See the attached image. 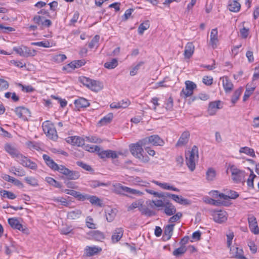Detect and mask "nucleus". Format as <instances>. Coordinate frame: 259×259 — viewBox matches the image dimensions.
Here are the masks:
<instances>
[{
    "instance_id": "nucleus-9",
    "label": "nucleus",
    "mask_w": 259,
    "mask_h": 259,
    "mask_svg": "<svg viewBox=\"0 0 259 259\" xmlns=\"http://www.w3.org/2000/svg\"><path fill=\"white\" fill-rule=\"evenodd\" d=\"M146 145L151 144L154 146H162L164 141L158 135H154L143 139Z\"/></svg>"
},
{
    "instance_id": "nucleus-29",
    "label": "nucleus",
    "mask_w": 259,
    "mask_h": 259,
    "mask_svg": "<svg viewBox=\"0 0 259 259\" xmlns=\"http://www.w3.org/2000/svg\"><path fill=\"white\" fill-rule=\"evenodd\" d=\"M103 88L102 82L98 80H92V83L90 84L89 89L92 91L97 92L101 90Z\"/></svg>"
},
{
    "instance_id": "nucleus-49",
    "label": "nucleus",
    "mask_w": 259,
    "mask_h": 259,
    "mask_svg": "<svg viewBox=\"0 0 259 259\" xmlns=\"http://www.w3.org/2000/svg\"><path fill=\"white\" fill-rule=\"evenodd\" d=\"M25 182L33 187H36L38 186V181L35 178L32 177H25L24 179Z\"/></svg>"
},
{
    "instance_id": "nucleus-51",
    "label": "nucleus",
    "mask_w": 259,
    "mask_h": 259,
    "mask_svg": "<svg viewBox=\"0 0 259 259\" xmlns=\"http://www.w3.org/2000/svg\"><path fill=\"white\" fill-rule=\"evenodd\" d=\"M187 249L185 246H181V247L176 249L172 252L174 255L178 257L183 255L186 251Z\"/></svg>"
},
{
    "instance_id": "nucleus-30",
    "label": "nucleus",
    "mask_w": 259,
    "mask_h": 259,
    "mask_svg": "<svg viewBox=\"0 0 259 259\" xmlns=\"http://www.w3.org/2000/svg\"><path fill=\"white\" fill-rule=\"evenodd\" d=\"M194 46L192 42H188L185 46L184 56L185 58H189L193 55L194 51Z\"/></svg>"
},
{
    "instance_id": "nucleus-55",
    "label": "nucleus",
    "mask_w": 259,
    "mask_h": 259,
    "mask_svg": "<svg viewBox=\"0 0 259 259\" xmlns=\"http://www.w3.org/2000/svg\"><path fill=\"white\" fill-rule=\"evenodd\" d=\"M165 109L167 110H172L174 106L173 99L171 97H169L165 102Z\"/></svg>"
},
{
    "instance_id": "nucleus-58",
    "label": "nucleus",
    "mask_w": 259,
    "mask_h": 259,
    "mask_svg": "<svg viewBox=\"0 0 259 259\" xmlns=\"http://www.w3.org/2000/svg\"><path fill=\"white\" fill-rule=\"evenodd\" d=\"M254 89L255 88L254 87L247 88L246 89V91L243 96V101H245L250 97V96L253 93V91H254Z\"/></svg>"
},
{
    "instance_id": "nucleus-17",
    "label": "nucleus",
    "mask_w": 259,
    "mask_h": 259,
    "mask_svg": "<svg viewBox=\"0 0 259 259\" xmlns=\"http://www.w3.org/2000/svg\"><path fill=\"white\" fill-rule=\"evenodd\" d=\"M99 156L101 158H112L115 159L117 158L118 155L116 152L111 150H101L98 151Z\"/></svg>"
},
{
    "instance_id": "nucleus-47",
    "label": "nucleus",
    "mask_w": 259,
    "mask_h": 259,
    "mask_svg": "<svg viewBox=\"0 0 259 259\" xmlns=\"http://www.w3.org/2000/svg\"><path fill=\"white\" fill-rule=\"evenodd\" d=\"M206 175L207 181H213L215 177V171L212 168H209L208 169Z\"/></svg>"
},
{
    "instance_id": "nucleus-20",
    "label": "nucleus",
    "mask_w": 259,
    "mask_h": 259,
    "mask_svg": "<svg viewBox=\"0 0 259 259\" xmlns=\"http://www.w3.org/2000/svg\"><path fill=\"white\" fill-rule=\"evenodd\" d=\"M163 207H164V213L168 216L172 215L176 212L177 210L175 206L168 200L166 201Z\"/></svg>"
},
{
    "instance_id": "nucleus-39",
    "label": "nucleus",
    "mask_w": 259,
    "mask_h": 259,
    "mask_svg": "<svg viewBox=\"0 0 259 259\" xmlns=\"http://www.w3.org/2000/svg\"><path fill=\"white\" fill-rule=\"evenodd\" d=\"M88 200L93 204L98 206H102V202L101 200L96 196L89 195Z\"/></svg>"
},
{
    "instance_id": "nucleus-63",
    "label": "nucleus",
    "mask_w": 259,
    "mask_h": 259,
    "mask_svg": "<svg viewBox=\"0 0 259 259\" xmlns=\"http://www.w3.org/2000/svg\"><path fill=\"white\" fill-rule=\"evenodd\" d=\"M75 69V65L73 64L72 61L70 63L66 65L63 67V70L67 71V72H70Z\"/></svg>"
},
{
    "instance_id": "nucleus-26",
    "label": "nucleus",
    "mask_w": 259,
    "mask_h": 259,
    "mask_svg": "<svg viewBox=\"0 0 259 259\" xmlns=\"http://www.w3.org/2000/svg\"><path fill=\"white\" fill-rule=\"evenodd\" d=\"M219 196L220 199L228 200L229 199H236L239 196V194L234 191L229 190L227 191L226 194L221 193Z\"/></svg>"
},
{
    "instance_id": "nucleus-7",
    "label": "nucleus",
    "mask_w": 259,
    "mask_h": 259,
    "mask_svg": "<svg viewBox=\"0 0 259 259\" xmlns=\"http://www.w3.org/2000/svg\"><path fill=\"white\" fill-rule=\"evenodd\" d=\"M185 89H183L180 93V96L185 99L191 96L194 90L197 87L196 84L194 82L190 80L185 81Z\"/></svg>"
},
{
    "instance_id": "nucleus-61",
    "label": "nucleus",
    "mask_w": 259,
    "mask_h": 259,
    "mask_svg": "<svg viewBox=\"0 0 259 259\" xmlns=\"http://www.w3.org/2000/svg\"><path fill=\"white\" fill-rule=\"evenodd\" d=\"M106 219L108 222H111L114 219L116 213L113 210H110L106 213Z\"/></svg>"
},
{
    "instance_id": "nucleus-13",
    "label": "nucleus",
    "mask_w": 259,
    "mask_h": 259,
    "mask_svg": "<svg viewBox=\"0 0 259 259\" xmlns=\"http://www.w3.org/2000/svg\"><path fill=\"white\" fill-rule=\"evenodd\" d=\"M33 21L39 26L49 27L52 25V22L49 19H46L44 17L35 15L33 18Z\"/></svg>"
},
{
    "instance_id": "nucleus-59",
    "label": "nucleus",
    "mask_w": 259,
    "mask_h": 259,
    "mask_svg": "<svg viewBox=\"0 0 259 259\" xmlns=\"http://www.w3.org/2000/svg\"><path fill=\"white\" fill-rule=\"evenodd\" d=\"M251 174L247 180V186L252 188L253 187V179L256 177V176L253 174V172L252 170H250Z\"/></svg>"
},
{
    "instance_id": "nucleus-46",
    "label": "nucleus",
    "mask_w": 259,
    "mask_h": 259,
    "mask_svg": "<svg viewBox=\"0 0 259 259\" xmlns=\"http://www.w3.org/2000/svg\"><path fill=\"white\" fill-rule=\"evenodd\" d=\"M32 46L42 47L44 48H50L52 47V43L49 40L42 41L39 42H32L31 43Z\"/></svg>"
},
{
    "instance_id": "nucleus-43",
    "label": "nucleus",
    "mask_w": 259,
    "mask_h": 259,
    "mask_svg": "<svg viewBox=\"0 0 259 259\" xmlns=\"http://www.w3.org/2000/svg\"><path fill=\"white\" fill-rule=\"evenodd\" d=\"M239 152L245 153L247 155H249L252 157L255 156L254 150L248 147H241L239 149Z\"/></svg>"
},
{
    "instance_id": "nucleus-19",
    "label": "nucleus",
    "mask_w": 259,
    "mask_h": 259,
    "mask_svg": "<svg viewBox=\"0 0 259 259\" xmlns=\"http://www.w3.org/2000/svg\"><path fill=\"white\" fill-rule=\"evenodd\" d=\"M85 139L80 137H69L66 139V142L73 145L81 146L84 145Z\"/></svg>"
},
{
    "instance_id": "nucleus-14",
    "label": "nucleus",
    "mask_w": 259,
    "mask_h": 259,
    "mask_svg": "<svg viewBox=\"0 0 259 259\" xmlns=\"http://www.w3.org/2000/svg\"><path fill=\"white\" fill-rule=\"evenodd\" d=\"M221 102L219 100L209 103L207 109L209 115L210 116L215 115L217 111L222 108L221 106Z\"/></svg>"
},
{
    "instance_id": "nucleus-60",
    "label": "nucleus",
    "mask_w": 259,
    "mask_h": 259,
    "mask_svg": "<svg viewBox=\"0 0 259 259\" xmlns=\"http://www.w3.org/2000/svg\"><path fill=\"white\" fill-rule=\"evenodd\" d=\"M144 64V62L141 61L139 62L135 66H134L130 71V75L134 76L137 73L138 70L139 69L140 67Z\"/></svg>"
},
{
    "instance_id": "nucleus-38",
    "label": "nucleus",
    "mask_w": 259,
    "mask_h": 259,
    "mask_svg": "<svg viewBox=\"0 0 259 259\" xmlns=\"http://www.w3.org/2000/svg\"><path fill=\"white\" fill-rule=\"evenodd\" d=\"M100 39V36L98 35H95L91 40L89 44V47L90 49H97L99 46V41Z\"/></svg>"
},
{
    "instance_id": "nucleus-57",
    "label": "nucleus",
    "mask_w": 259,
    "mask_h": 259,
    "mask_svg": "<svg viewBox=\"0 0 259 259\" xmlns=\"http://www.w3.org/2000/svg\"><path fill=\"white\" fill-rule=\"evenodd\" d=\"M124 192L137 195H141L143 194L142 192L137 190L132 189L127 187H125L124 188Z\"/></svg>"
},
{
    "instance_id": "nucleus-12",
    "label": "nucleus",
    "mask_w": 259,
    "mask_h": 259,
    "mask_svg": "<svg viewBox=\"0 0 259 259\" xmlns=\"http://www.w3.org/2000/svg\"><path fill=\"white\" fill-rule=\"evenodd\" d=\"M102 251V248L97 246H87L84 248V255L90 257L98 254Z\"/></svg>"
},
{
    "instance_id": "nucleus-16",
    "label": "nucleus",
    "mask_w": 259,
    "mask_h": 259,
    "mask_svg": "<svg viewBox=\"0 0 259 259\" xmlns=\"http://www.w3.org/2000/svg\"><path fill=\"white\" fill-rule=\"evenodd\" d=\"M15 112L19 118L24 120L27 119L28 117L30 116V113L29 110L23 107H18L16 108Z\"/></svg>"
},
{
    "instance_id": "nucleus-56",
    "label": "nucleus",
    "mask_w": 259,
    "mask_h": 259,
    "mask_svg": "<svg viewBox=\"0 0 259 259\" xmlns=\"http://www.w3.org/2000/svg\"><path fill=\"white\" fill-rule=\"evenodd\" d=\"M182 215L183 214L181 212H178L173 214V215L169 219L168 222L169 223L177 222L182 218Z\"/></svg>"
},
{
    "instance_id": "nucleus-8",
    "label": "nucleus",
    "mask_w": 259,
    "mask_h": 259,
    "mask_svg": "<svg viewBox=\"0 0 259 259\" xmlns=\"http://www.w3.org/2000/svg\"><path fill=\"white\" fill-rule=\"evenodd\" d=\"M17 162L22 166L32 170H36L37 168V165L35 162L31 161L29 158L23 155L19 156Z\"/></svg>"
},
{
    "instance_id": "nucleus-25",
    "label": "nucleus",
    "mask_w": 259,
    "mask_h": 259,
    "mask_svg": "<svg viewBox=\"0 0 259 259\" xmlns=\"http://www.w3.org/2000/svg\"><path fill=\"white\" fill-rule=\"evenodd\" d=\"M229 248L230 254L232 257L238 258L243 255V251L242 248L234 246Z\"/></svg>"
},
{
    "instance_id": "nucleus-54",
    "label": "nucleus",
    "mask_w": 259,
    "mask_h": 259,
    "mask_svg": "<svg viewBox=\"0 0 259 259\" xmlns=\"http://www.w3.org/2000/svg\"><path fill=\"white\" fill-rule=\"evenodd\" d=\"M84 139L87 142L93 143H101L102 142L101 139L95 136L85 137Z\"/></svg>"
},
{
    "instance_id": "nucleus-33",
    "label": "nucleus",
    "mask_w": 259,
    "mask_h": 259,
    "mask_svg": "<svg viewBox=\"0 0 259 259\" xmlns=\"http://www.w3.org/2000/svg\"><path fill=\"white\" fill-rule=\"evenodd\" d=\"M240 8V4L236 0L231 1L228 5L229 10L233 12H238L239 11Z\"/></svg>"
},
{
    "instance_id": "nucleus-18",
    "label": "nucleus",
    "mask_w": 259,
    "mask_h": 259,
    "mask_svg": "<svg viewBox=\"0 0 259 259\" xmlns=\"http://www.w3.org/2000/svg\"><path fill=\"white\" fill-rule=\"evenodd\" d=\"M222 80L223 86L226 93H230L234 88V85L227 76H223L220 78Z\"/></svg>"
},
{
    "instance_id": "nucleus-41",
    "label": "nucleus",
    "mask_w": 259,
    "mask_h": 259,
    "mask_svg": "<svg viewBox=\"0 0 259 259\" xmlns=\"http://www.w3.org/2000/svg\"><path fill=\"white\" fill-rule=\"evenodd\" d=\"M80 177L79 173L76 171L69 170L66 177L69 180H77Z\"/></svg>"
},
{
    "instance_id": "nucleus-64",
    "label": "nucleus",
    "mask_w": 259,
    "mask_h": 259,
    "mask_svg": "<svg viewBox=\"0 0 259 259\" xmlns=\"http://www.w3.org/2000/svg\"><path fill=\"white\" fill-rule=\"evenodd\" d=\"M93 79H91L89 78L82 76L80 78V82L85 86L89 88L90 84L92 83V81Z\"/></svg>"
},
{
    "instance_id": "nucleus-40",
    "label": "nucleus",
    "mask_w": 259,
    "mask_h": 259,
    "mask_svg": "<svg viewBox=\"0 0 259 259\" xmlns=\"http://www.w3.org/2000/svg\"><path fill=\"white\" fill-rule=\"evenodd\" d=\"M118 65V61L116 59H112L104 64V67L106 68L112 69L115 68Z\"/></svg>"
},
{
    "instance_id": "nucleus-35",
    "label": "nucleus",
    "mask_w": 259,
    "mask_h": 259,
    "mask_svg": "<svg viewBox=\"0 0 259 259\" xmlns=\"http://www.w3.org/2000/svg\"><path fill=\"white\" fill-rule=\"evenodd\" d=\"M81 214V211L79 209H75L69 211L67 214V218L69 219L75 220L78 219Z\"/></svg>"
},
{
    "instance_id": "nucleus-44",
    "label": "nucleus",
    "mask_w": 259,
    "mask_h": 259,
    "mask_svg": "<svg viewBox=\"0 0 259 259\" xmlns=\"http://www.w3.org/2000/svg\"><path fill=\"white\" fill-rule=\"evenodd\" d=\"M150 25L148 21H146L141 23L138 28V33L140 35L143 34L145 30L148 29L149 28Z\"/></svg>"
},
{
    "instance_id": "nucleus-4",
    "label": "nucleus",
    "mask_w": 259,
    "mask_h": 259,
    "mask_svg": "<svg viewBox=\"0 0 259 259\" xmlns=\"http://www.w3.org/2000/svg\"><path fill=\"white\" fill-rule=\"evenodd\" d=\"M13 50L16 54L25 58L33 57L36 54V51L35 50L31 49L23 45L19 47H14Z\"/></svg>"
},
{
    "instance_id": "nucleus-53",
    "label": "nucleus",
    "mask_w": 259,
    "mask_h": 259,
    "mask_svg": "<svg viewBox=\"0 0 259 259\" xmlns=\"http://www.w3.org/2000/svg\"><path fill=\"white\" fill-rule=\"evenodd\" d=\"M83 149L90 152H94L95 151L98 152L100 150V147L97 145H92L91 146L90 145H84V144Z\"/></svg>"
},
{
    "instance_id": "nucleus-37",
    "label": "nucleus",
    "mask_w": 259,
    "mask_h": 259,
    "mask_svg": "<svg viewBox=\"0 0 259 259\" xmlns=\"http://www.w3.org/2000/svg\"><path fill=\"white\" fill-rule=\"evenodd\" d=\"M113 115L112 113H109L103 118H102L100 121L99 123L101 125H104L110 123L112 120Z\"/></svg>"
},
{
    "instance_id": "nucleus-32",
    "label": "nucleus",
    "mask_w": 259,
    "mask_h": 259,
    "mask_svg": "<svg viewBox=\"0 0 259 259\" xmlns=\"http://www.w3.org/2000/svg\"><path fill=\"white\" fill-rule=\"evenodd\" d=\"M8 223L9 225L14 229L18 230H22L23 226L19 221L16 218H10L8 219Z\"/></svg>"
},
{
    "instance_id": "nucleus-1",
    "label": "nucleus",
    "mask_w": 259,
    "mask_h": 259,
    "mask_svg": "<svg viewBox=\"0 0 259 259\" xmlns=\"http://www.w3.org/2000/svg\"><path fill=\"white\" fill-rule=\"evenodd\" d=\"M143 147L146 148V144L142 139L135 144H131L130 146V151L134 156L139 159L141 161L147 163L149 161V157L146 154H143Z\"/></svg>"
},
{
    "instance_id": "nucleus-3",
    "label": "nucleus",
    "mask_w": 259,
    "mask_h": 259,
    "mask_svg": "<svg viewBox=\"0 0 259 259\" xmlns=\"http://www.w3.org/2000/svg\"><path fill=\"white\" fill-rule=\"evenodd\" d=\"M44 160L46 164L52 170L59 171L60 173L66 176L69 170L62 165L57 164L49 155L44 154L42 155Z\"/></svg>"
},
{
    "instance_id": "nucleus-34",
    "label": "nucleus",
    "mask_w": 259,
    "mask_h": 259,
    "mask_svg": "<svg viewBox=\"0 0 259 259\" xmlns=\"http://www.w3.org/2000/svg\"><path fill=\"white\" fill-rule=\"evenodd\" d=\"M242 91L243 88L242 87H240L237 90L235 91V92L233 93V95L232 96L231 100V101L233 104H235L238 100L242 93Z\"/></svg>"
},
{
    "instance_id": "nucleus-48",
    "label": "nucleus",
    "mask_w": 259,
    "mask_h": 259,
    "mask_svg": "<svg viewBox=\"0 0 259 259\" xmlns=\"http://www.w3.org/2000/svg\"><path fill=\"white\" fill-rule=\"evenodd\" d=\"M245 172L244 171L241 170L236 176L232 179L233 180L237 183L241 182L244 180Z\"/></svg>"
},
{
    "instance_id": "nucleus-31",
    "label": "nucleus",
    "mask_w": 259,
    "mask_h": 259,
    "mask_svg": "<svg viewBox=\"0 0 259 259\" xmlns=\"http://www.w3.org/2000/svg\"><path fill=\"white\" fill-rule=\"evenodd\" d=\"M74 104L76 107L78 109L87 107L90 105L89 101L83 98H80L75 100Z\"/></svg>"
},
{
    "instance_id": "nucleus-45",
    "label": "nucleus",
    "mask_w": 259,
    "mask_h": 259,
    "mask_svg": "<svg viewBox=\"0 0 259 259\" xmlns=\"http://www.w3.org/2000/svg\"><path fill=\"white\" fill-rule=\"evenodd\" d=\"M46 181L48 184L56 188H60L62 186L60 183L51 177H46Z\"/></svg>"
},
{
    "instance_id": "nucleus-6",
    "label": "nucleus",
    "mask_w": 259,
    "mask_h": 259,
    "mask_svg": "<svg viewBox=\"0 0 259 259\" xmlns=\"http://www.w3.org/2000/svg\"><path fill=\"white\" fill-rule=\"evenodd\" d=\"M211 215L213 221L219 224L225 222L228 219V214L227 212L222 209L212 210L211 211Z\"/></svg>"
},
{
    "instance_id": "nucleus-22",
    "label": "nucleus",
    "mask_w": 259,
    "mask_h": 259,
    "mask_svg": "<svg viewBox=\"0 0 259 259\" xmlns=\"http://www.w3.org/2000/svg\"><path fill=\"white\" fill-rule=\"evenodd\" d=\"M130 104V101L128 99L123 100L118 102H113L110 104V107L114 109L125 108Z\"/></svg>"
},
{
    "instance_id": "nucleus-36",
    "label": "nucleus",
    "mask_w": 259,
    "mask_h": 259,
    "mask_svg": "<svg viewBox=\"0 0 259 259\" xmlns=\"http://www.w3.org/2000/svg\"><path fill=\"white\" fill-rule=\"evenodd\" d=\"M9 171L10 172L18 177H23L25 175V172L23 169L17 168L15 166L11 167Z\"/></svg>"
},
{
    "instance_id": "nucleus-23",
    "label": "nucleus",
    "mask_w": 259,
    "mask_h": 259,
    "mask_svg": "<svg viewBox=\"0 0 259 259\" xmlns=\"http://www.w3.org/2000/svg\"><path fill=\"white\" fill-rule=\"evenodd\" d=\"M152 182L159 186L163 189L172 190L177 192L180 191V190L178 188L174 187V186L170 185L169 184L167 183H160L158 181L154 180L152 181Z\"/></svg>"
},
{
    "instance_id": "nucleus-11",
    "label": "nucleus",
    "mask_w": 259,
    "mask_h": 259,
    "mask_svg": "<svg viewBox=\"0 0 259 259\" xmlns=\"http://www.w3.org/2000/svg\"><path fill=\"white\" fill-rule=\"evenodd\" d=\"M248 222L251 232L254 234H258L259 233V228L256 218L253 215H249Z\"/></svg>"
},
{
    "instance_id": "nucleus-62",
    "label": "nucleus",
    "mask_w": 259,
    "mask_h": 259,
    "mask_svg": "<svg viewBox=\"0 0 259 259\" xmlns=\"http://www.w3.org/2000/svg\"><path fill=\"white\" fill-rule=\"evenodd\" d=\"M87 227L90 229H95L96 225L93 223V219L91 217H88L86 219Z\"/></svg>"
},
{
    "instance_id": "nucleus-10",
    "label": "nucleus",
    "mask_w": 259,
    "mask_h": 259,
    "mask_svg": "<svg viewBox=\"0 0 259 259\" xmlns=\"http://www.w3.org/2000/svg\"><path fill=\"white\" fill-rule=\"evenodd\" d=\"M5 149L12 157L15 158L17 161L19 159V156L22 155L14 146L10 144L5 145Z\"/></svg>"
},
{
    "instance_id": "nucleus-27",
    "label": "nucleus",
    "mask_w": 259,
    "mask_h": 259,
    "mask_svg": "<svg viewBox=\"0 0 259 259\" xmlns=\"http://www.w3.org/2000/svg\"><path fill=\"white\" fill-rule=\"evenodd\" d=\"M123 230L122 228H116L113 232L112 236V240L114 243L117 242L122 237Z\"/></svg>"
},
{
    "instance_id": "nucleus-2",
    "label": "nucleus",
    "mask_w": 259,
    "mask_h": 259,
    "mask_svg": "<svg viewBox=\"0 0 259 259\" xmlns=\"http://www.w3.org/2000/svg\"><path fill=\"white\" fill-rule=\"evenodd\" d=\"M186 163L190 170L193 171L195 169L196 163L198 159V149L197 146H193L191 150L185 153Z\"/></svg>"
},
{
    "instance_id": "nucleus-5",
    "label": "nucleus",
    "mask_w": 259,
    "mask_h": 259,
    "mask_svg": "<svg viewBox=\"0 0 259 259\" xmlns=\"http://www.w3.org/2000/svg\"><path fill=\"white\" fill-rule=\"evenodd\" d=\"M42 127L46 136L51 139L56 140L57 138V132L54 125L49 121L42 123Z\"/></svg>"
},
{
    "instance_id": "nucleus-15",
    "label": "nucleus",
    "mask_w": 259,
    "mask_h": 259,
    "mask_svg": "<svg viewBox=\"0 0 259 259\" xmlns=\"http://www.w3.org/2000/svg\"><path fill=\"white\" fill-rule=\"evenodd\" d=\"M165 196L172 199L173 200L180 204L187 205L190 203L188 199L183 198L182 196H179L178 195L169 193H165Z\"/></svg>"
},
{
    "instance_id": "nucleus-50",
    "label": "nucleus",
    "mask_w": 259,
    "mask_h": 259,
    "mask_svg": "<svg viewBox=\"0 0 259 259\" xmlns=\"http://www.w3.org/2000/svg\"><path fill=\"white\" fill-rule=\"evenodd\" d=\"M91 235L94 239L98 241H100L104 238V234L99 231L91 232Z\"/></svg>"
},
{
    "instance_id": "nucleus-52",
    "label": "nucleus",
    "mask_w": 259,
    "mask_h": 259,
    "mask_svg": "<svg viewBox=\"0 0 259 259\" xmlns=\"http://www.w3.org/2000/svg\"><path fill=\"white\" fill-rule=\"evenodd\" d=\"M0 194L2 197H7L10 199H14L16 198L15 194L7 190L1 191Z\"/></svg>"
},
{
    "instance_id": "nucleus-24",
    "label": "nucleus",
    "mask_w": 259,
    "mask_h": 259,
    "mask_svg": "<svg viewBox=\"0 0 259 259\" xmlns=\"http://www.w3.org/2000/svg\"><path fill=\"white\" fill-rule=\"evenodd\" d=\"M218 33V32L217 28L212 29L210 33V44L213 49L217 48L219 41Z\"/></svg>"
},
{
    "instance_id": "nucleus-21",
    "label": "nucleus",
    "mask_w": 259,
    "mask_h": 259,
    "mask_svg": "<svg viewBox=\"0 0 259 259\" xmlns=\"http://www.w3.org/2000/svg\"><path fill=\"white\" fill-rule=\"evenodd\" d=\"M190 133L188 131L184 132L181 135L179 140L178 141L176 146L180 147L186 145L189 139Z\"/></svg>"
},
{
    "instance_id": "nucleus-42",
    "label": "nucleus",
    "mask_w": 259,
    "mask_h": 259,
    "mask_svg": "<svg viewBox=\"0 0 259 259\" xmlns=\"http://www.w3.org/2000/svg\"><path fill=\"white\" fill-rule=\"evenodd\" d=\"M110 185V183H102L97 180L92 181L90 182V185L92 188H96L100 186L107 187Z\"/></svg>"
},
{
    "instance_id": "nucleus-28",
    "label": "nucleus",
    "mask_w": 259,
    "mask_h": 259,
    "mask_svg": "<svg viewBox=\"0 0 259 259\" xmlns=\"http://www.w3.org/2000/svg\"><path fill=\"white\" fill-rule=\"evenodd\" d=\"M174 226V224H169L165 227L163 235V238L164 240H168L171 238Z\"/></svg>"
}]
</instances>
